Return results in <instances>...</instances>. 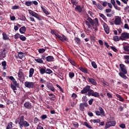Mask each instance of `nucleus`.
I'll return each mask as SVG.
<instances>
[{"label": "nucleus", "mask_w": 129, "mask_h": 129, "mask_svg": "<svg viewBox=\"0 0 129 129\" xmlns=\"http://www.w3.org/2000/svg\"><path fill=\"white\" fill-rule=\"evenodd\" d=\"M88 16V18L87 19V20H85V23L87 26L88 29H90L91 28V26H95V27H93V29L95 30V32H97L98 31V27L99 26V21H98V19L97 18H95L94 20L91 18L89 17Z\"/></svg>", "instance_id": "obj_1"}, {"label": "nucleus", "mask_w": 129, "mask_h": 129, "mask_svg": "<svg viewBox=\"0 0 129 129\" xmlns=\"http://www.w3.org/2000/svg\"><path fill=\"white\" fill-rule=\"evenodd\" d=\"M9 79L11 80L12 82H13V83H11L10 84V87L12 90H13L14 93H17V88H19L20 85L19 83H18V82L16 80V79L14 78L13 76H9L8 77Z\"/></svg>", "instance_id": "obj_2"}, {"label": "nucleus", "mask_w": 129, "mask_h": 129, "mask_svg": "<svg viewBox=\"0 0 129 129\" xmlns=\"http://www.w3.org/2000/svg\"><path fill=\"white\" fill-rule=\"evenodd\" d=\"M94 92V91L93 90L90 89V86L87 85L83 89L81 92V93H82V94H85L88 92L86 95H88L89 97H90V96H92Z\"/></svg>", "instance_id": "obj_3"}, {"label": "nucleus", "mask_w": 129, "mask_h": 129, "mask_svg": "<svg viewBox=\"0 0 129 129\" xmlns=\"http://www.w3.org/2000/svg\"><path fill=\"white\" fill-rule=\"evenodd\" d=\"M25 117L24 116H21L20 117V119L19 122V126L20 128H23V127H28L30 126V124L26 120H24Z\"/></svg>", "instance_id": "obj_4"}, {"label": "nucleus", "mask_w": 129, "mask_h": 129, "mask_svg": "<svg viewBox=\"0 0 129 129\" xmlns=\"http://www.w3.org/2000/svg\"><path fill=\"white\" fill-rule=\"evenodd\" d=\"M113 119H114V117H110V121L106 123L105 129L109 128V127H110V126H115V125L116 124V122L115 121V120H112Z\"/></svg>", "instance_id": "obj_5"}, {"label": "nucleus", "mask_w": 129, "mask_h": 129, "mask_svg": "<svg viewBox=\"0 0 129 129\" xmlns=\"http://www.w3.org/2000/svg\"><path fill=\"white\" fill-rule=\"evenodd\" d=\"M28 12L32 17H34V18H36L39 21H42V16L39 15L37 13L34 12L33 11L31 10H28Z\"/></svg>", "instance_id": "obj_6"}, {"label": "nucleus", "mask_w": 129, "mask_h": 129, "mask_svg": "<svg viewBox=\"0 0 129 129\" xmlns=\"http://www.w3.org/2000/svg\"><path fill=\"white\" fill-rule=\"evenodd\" d=\"M18 76V80L19 81H20V82H22V81H24V80H25V74H24V72H23L22 69H19Z\"/></svg>", "instance_id": "obj_7"}, {"label": "nucleus", "mask_w": 129, "mask_h": 129, "mask_svg": "<svg viewBox=\"0 0 129 129\" xmlns=\"http://www.w3.org/2000/svg\"><path fill=\"white\" fill-rule=\"evenodd\" d=\"M99 110L100 111H96L95 113L96 115L98 116H99L100 115H102L103 116H105V112H104V110H103V108L102 107L99 106Z\"/></svg>", "instance_id": "obj_8"}, {"label": "nucleus", "mask_w": 129, "mask_h": 129, "mask_svg": "<svg viewBox=\"0 0 129 129\" xmlns=\"http://www.w3.org/2000/svg\"><path fill=\"white\" fill-rule=\"evenodd\" d=\"M24 85L27 88H34L35 83L26 81L25 82Z\"/></svg>", "instance_id": "obj_9"}, {"label": "nucleus", "mask_w": 129, "mask_h": 129, "mask_svg": "<svg viewBox=\"0 0 129 129\" xmlns=\"http://www.w3.org/2000/svg\"><path fill=\"white\" fill-rule=\"evenodd\" d=\"M88 104L87 102L81 103L79 105V109L80 111H84L85 107H87Z\"/></svg>", "instance_id": "obj_10"}, {"label": "nucleus", "mask_w": 129, "mask_h": 129, "mask_svg": "<svg viewBox=\"0 0 129 129\" xmlns=\"http://www.w3.org/2000/svg\"><path fill=\"white\" fill-rule=\"evenodd\" d=\"M120 40H124V39H129V33L127 32H124L121 34L119 37Z\"/></svg>", "instance_id": "obj_11"}, {"label": "nucleus", "mask_w": 129, "mask_h": 129, "mask_svg": "<svg viewBox=\"0 0 129 129\" xmlns=\"http://www.w3.org/2000/svg\"><path fill=\"white\" fill-rule=\"evenodd\" d=\"M61 36H61V39H59L60 41H61V42H63L64 44H66V45H67V42H69V39H68V38H67V37L65 36V35L64 34H62ZM64 41H66V42Z\"/></svg>", "instance_id": "obj_12"}, {"label": "nucleus", "mask_w": 129, "mask_h": 129, "mask_svg": "<svg viewBox=\"0 0 129 129\" xmlns=\"http://www.w3.org/2000/svg\"><path fill=\"white\" fill-rule=\"evenodd\" d=\"M119 67L120 68L121 72L124 73L125 74H126L127 73V71H126V68L125 67V66L124 64H120Z\"/></svg>", "instance_id": "obj_13"}, {"label": "nucleus", "mask_w": 129, "mask_h": 129, "mask_svg": "<svg viewBox=\"0 0 129 129\" xmlns=\"http://www.w3.org/2000/svg\"><path fill=\"white\" fill-rule=\"evenodd\" d=\"M7 56V53H6V49H4L3 51L0 52V60H3L4 58H6Z\"/></svg>", "instance_id": "obj_14"}, {"label": "nucleus", "mask_w": 129, "mask_h": 129, "mask_svg": "<svg viewBox=\"0 0 129 129\" xmlns=\"http://www.w3.org/2000/svg\"><path fill=\"white\" fill-rule=\"evenodd\" d=\"M120 23H121V18L119 17V16H117L114 20L115 25H119Z\"/></svg>", "instance_id": "obj_15"}, {"label": "nucleus", "mask_w": 129, "mask_h": 129, "mask_svg": "<svg viewBox=\"0 0 129 129\" xmlns=\"http://www.w3.org/2000/svg\"><path fill=\"white\" fill-rule=\"evenodd\" d=\"M103 26L105 33L107 34H109V27H108V25L106 23H104Z\"/></svg>", "instance_id": "obj_16"}, {"label": "nucleus", "mask_w": 129, "mask_h": 129, "mask_svg": "<svg viewBox=\"0 0 129 129\" xmlns=\"http://www.w3.org/2000/svg\"><path fill=\"white\" fill-rule=\"evenodd\" d=\"M87 80L89 83H91L93 85H96V84H97L96 81L93 78H88Z\"/></svg>", "instance_id": "obj_17"}, {"label": "nucleus", "mask_w": 129, "mask_h": 129, "mask_svg": "<svg viewBox=\"0 0 129 129\" xmlns=\"http://www.w3.org/2000/svg\"><path fill=\"white\" fill-rule=\"evenodd\" d=\"M51 34H52V35H54L55 37L58 38V39H60V40L62 39L61 36L59 35L58 33H57V32H56V31H55L54 30H53V29L51 30Z\"/></svg>", "instance_id": "obj_18"}, {"label": "nucleus", "mask_w": 129, "mask_h": 129, "mask_svg": "<svg viewBox=\"0 0 129 129\" xmlns=\"http://www.w3.org/2000/svg\"><path fill=\"white\" fill-rule=\"evenodd\" d=\"M24 107L25 108H27V109H31L32 108V103L29 102H26L24 104Z\"/></svg>", "instance_id": "obj_19"}, {"label": "nucleus", "mask_w": 129, "mask_h": 129, "mask_svg": "<svg viewBox=\"0 0 129 129\" xmlns=\"http://www.w3.org/2000/svg\"><path fill=\"white\" fill-rule=\"evenodd\" d=\"M47 87L49 89V90H51V91H52V92H55V88L53 86V85L51 83H49L47 85Z\"/></svg>", "instance_id": "obj_20"}, {"label": "nucleus", "mask_w": 129, "mask_h": 129, "mask_svg": "<svg viewBox=\"0 0 129 129\" xmlns=\"http://www.w3.org/2000/svg\"><path fill=\"white\" fill-rule=\"evenodd\" d=\"M78 69H79V70H80V71L83 72V73H86V74L88 73V70H87V69L86 68L80 67L78 68Z\"/></svg>", "instance_id": "obj_21"}, {"label": "nucleus", "mask_w": 129, "mask_h": 129, "mask_svg": "<svg viewBox=\"0 0 129 129\" xmlns=\"http://www.w3.org/2000/svg\"><path fill=\"white\" fill-rule=\"evenodd\" d=\"M26 30L27 28H26V27L23 26L20 28L19 32L21 34H25Z\"/></svg>", "instance_id": "obj_22"}, {"label": "nucleus", "mask_w": 129, "mask_h": 129, "mask_svg": "<svg viewBox=\"0 0 129 129\" xmlns=\"http://www.w3.org/2000/svg\"><path fill=\"white\" fill-rule=\"evenodd\" d=\"M2 35L3 40H4L5 41L7 40H10V37H9V36H8V34H7L6 32H3Z\"/></svg>", "instance_id": "obj_23"}, {"label": "nucleus", "mask_w": 129, "mask_h": 129, "mask_svg": "<svg viewBox=\"0 0 129 129\" xmlns=\"http://www.w3.org/2000/svg\"><path fill=\"white\" fill-rule=\"evenodd\" d=\"M35 72V70L34 69V68H31L30 70H29V77L30 78H31V77H33V75H34V73Z\"/></svg>", "instance_id": "obj_24"}, {"label": "nucleus", "mask_w": 129, "mask_h": 129, "mask_svg": "<svg viewBox=\"0 0 129 129\" xmlns=\"http://www.w3.org/2000/svg\"><path fill=\"white\" fill-rule=\"evenodd\" d=\"M119 76L120 77H121V78H123V79H127V77L126 76L125 74H125L124 73H122V72H119L118 73Z\"/></svg>", "instance_id": "obj_25"}, {"label": "nucleus", "mask_w": 129, "mask_h": 129, "mask_svg": "<svg viewBox=\"0 0 129 129\" xmlns=\"http://www.w3.org/2000/svg\"><path fill=\"white\" fill-rule=\"evenodd\" d=\"M75 10L79 13H81V12H82V8H81V6L80 5H77L76 7L75 8Z\"/></svg>", "instance_id": "obj_26"}, {"label": "nucleus", "mask_w": 129, "mask_h": 129, "mask_svg": "<svg viewBox=\"0 0 129 129\" xmlns=\"http://www.w3.org/2000/svg\"><path fill=\"white\" fill-rule=\"evenodd\" d=\"M46 60L47 62H52V61L54 60V57L53 56L49 55L46 57Z\"/></svg>", "instance_id": "obj_27"}, {"label": "nucleus", "mask_w": 129, "mask_h": 129, "mask_svg": "<svg viewBox=\"0 0 129 129\" xmlns=\"http://www.w3.org/2000/svg\"><path fill=\"white\" fill-rule=\"evenodd\" d=\"M41 9L43 12L44 14H45L47 16L50 15V13H49V12L47 11V10H46V9H45V8H44L43 6H41Z\"/></svg>", "instance_id": "obj_28"}, {"label": "nucleus", "mask_w": 129, "mask_h": 129, "mask_svg": "<svg viewBox=\"0 0 129 129\" xmlns=\"http://www.w3.org/2000/svg\"><path fill=\"white\" fill-rule=\"evenodd\" d=\"M116 96L117 98H118V100H119V101H122V102H123V101H124V99L121 97V96L120 95L116 94Z\"/></svg>", "instance_id": "obj_29"}, {"label": "nucleus", "mask_w": 129, "mask_h": 129, "mask_svg": "<svg viewBox=\"0 0 129 129\" xmlns=\"http://www.w3.org/2000/svg\"><path fill=\"white\" fill-rule=\"evenodd\" d=\"M92 96H94V97H97V98H99L100 99V96L99 95V93L97 92L94 91Z\"/></svg>", "instance_id": "obj_30"}, {"label": "nucleus", "mask_w": 129, "mask_h": 129, "mask_svg": "<svg viewBox=\"0 0 129 129\" xmlns=\"http://www.w3.org/2000/svg\"><path fill=\"white\" fill-rule=\"evenodd\" d=\"M39 72L40 74H41L42 75L45 74V73H46V68H40V69L39 70Z\"/></svg>", "instance_id": "obj_31"}, {"label": "nucleus", "mask_w": 129, "mask_h": 129, "mask_svg": "<svg viewBox=\"0 0 129 129\" xmlns=\"http://www.w3.org/2000/svg\"><path fill=\"white\" fill-rule=\"evenodd\" d=\"M35 61L37 62V63H39L40 64H43L44 63V61L42 58H35Z\"/></svg>", "instance_id": "obj_32"}, {"label": "nucleus", "mask_w": 129, "mask_h": 129, "mask_svg": "<svg viewBox=\"0 0 129 129\" xmlns=\"http://www.w3.org/2000/svg\"><path fill=\"white\" fill-rule=\"evenodd\" d=\"M20 18V20H21V21H23L24 22H25V21H26V22H28V23H30V22H29V21L27 20V18H26V16L24 15H21Z\"/></svg>", "instance_id": "obj_33"}, {"label": "nucleus", "mask_w": 129, "mask_h": 129, "mask_svg": "<svg viewBox=\"0 0 129 129\" xmlns=\"http://www.w3.org/2000/svg\"><path fill=\"white\" fill-rule=\"evenodd\" d=\"M13 128V122H9L6 127V129H12Z\"/></svg>", "instance_id": "obj_34"}, {"label": "nucleus", "mask_w": 129, "mask_h": 129, "mask_svg": "<svg viewBox=\"0 0 129 129\" xmlns=\"http://www.w3.org/2000/svg\"><path fill=\"white\" fill-rule=\"evenodd\" d=\"M74 40L75 41V42H76L78 45H80V43L81 42V39H80V38H79V37H75Z\"/></svg>", "instance_id": "obj_35"}, {"label": "nucleus", "mask_w": 129, "mask_h": 129, "mask_svg": "<svg viewBox=\"0 0 129 129\" xmlns=\"http://www.w3.org/2000/svg\"><path fill=\"white\" fill-rule=\"evenodd\" d=\"M123 49L125 52H129V44H127V45H124L123 46Z\"/></svg>", "instance_id": "obj_36"}, {"label": "nucleus", "mask_w": 129, "mask_h": 129, "mask_svg": "<svg viewBox=\"0 0 129 129\" xmlns=\"http://www.w3.org/2000/svg\"><path fill=\"white\" fill-rule=\"evenodd\" d=\"M2 66L3 67V70H6V69H7V61H2Z\"/></svg>", "instance_id": "obj_37"}, {"label": "nucleus", "mask_w": 129, "mask_h": 129, "mask_svg": "<svg viewBox=\"0 0 129 129\" xmlns=\"http://www.w3.org/2000/svg\"><path fill=\"white\" fill-rule=\"evenodd\" d=\"M100 17L105 21V22H106L107 21V18H106V16L104 15L103 14H99Z\"/></svg>", "instance_id": "obj_38"}, {"label": "nucleus", "mask_w": 129, "mask_h": 129, "mask_svg": "<svg viewBox=\"0 0 129 129\" xmlns=\"http://www.w3.org/2000/svg\"><path fill=\"white\" fill-rule=\"evenodd\" d=\"M49 96H51V98H50V99L51 100H55L56 99V96L53 94H48Z\"/></svg>", "instance_id": "obj_39"}, {"label": "nucleus", "mask_w": 129, "mask_h": 129, "mask_svg": "<svg viewBox=\"0 0 129 129\" xmlns=\"http://www.w3.org/2000/svg\"><path fill=\"white\" fill-rule=\"evenodd\" d=\"M24 55H25V53H24L23 52H18V57L19 59H22V58L24 57Z\"/></svg>", "instance_id": "obj_40"}, {"label": "nucleus", "mask_w": 129, "mask_h": 129, "mask_svg": "<svg viewBox=\"0 0 129 129\" xmlns=\"http://www.w3.org/2000/svg\"><path fill=\"white\" fill-rule=\"evenodd\" d=\"M32 4L33 2H32V1H26L25 4V6H27V7H31Z\"/></svg>", "instance_id": "obj_41"}, {"label": "nucleus", "mask_w": 129, "mask_h": 129, "mask_svg": "<svg viewBox=\"0 0 129 129\" xmlns=\"http://www.w3.org/2000/svg\"><path fill=\"white\" fill-rule=\"evenodd\" d=\"M84 125H85V126H86V127H88V128H92V126H91V125H89V124H88V123L87 122H84Z\"/></svg>", "instance_id": "obj_42"}, {"label": "nucleus", "mask_w": 129, "mask_h": 129, "mask_svg": "<svg viewBox=\"0 0 129 129\" xmlns=\"http://www.w3.org/2000/svg\"><path fill=\"white\" fill-rule=\"evenodd\" d=\"M46 51V49L45 48H39L38 49V52L40 54H43Z\"/></svg>", "instance_id": "obj_43"}, {"label": "nucleus", "mask_w": 129, "mask_h": 129, "mask_svg": "<svg viewBox=\"0 0 129 129\" xmlns=\"http://www.w3.org/2000/svg\"><path fill=\"white\" fill-rule=\"evenodd\" d=\"M45 73H46V74H52V73H53V71H52L50 69H47L46 70L45 69Z\"/></svg>", "instance_id": "obj_44"}, {"label": "nucleus", "mask_w": 129, "mask_h": 129, "mask_svg": "<svg viewBox=\"0 0 129 129\" xmlns=\"http://www.w3.org/2000/svg\"><path fill=\"white\" fill-rule=\"evenodd\" d=\"M20 39L21 41H23V42L27 40V38L23 35L20 36Z\"/></svg>", "instance_id": "obj_45"}, {"label": "nucleus", "mask_w": 129, "mask_h": 129, "mask_svg": "<svg viewBox=\"0 0 129 129\" xmlns=\"http://www.w3.org/2000/svg\"><path fill=\"white\" fill-rule=\"evenodd\" d=\"M69 61L70 63L72 64V65H73V66H76V62H75V61H74V60H72L71 58H69Z\"/></svg>", "instance_id": "obj_46"}, {"label": "nucleus", "mask_w": 129, "mask_h": 129, "mask_svg": "<svg viewBox=\"0 0 129 129\" xmlns=\"http://www.w3.org/2000/svg\"><path fill=\"white\" fill-rule=\"evenodd\" d=\"M20 36H21V34H20V33H17L14 35V39H15V40H18L19 38H20Z\"/></svg>", "instance_id": "obj_47"}, {"label": "nucleus", "mask_w": 129, "mask_h": 129, "mask_svg": "<svg viewBox=\"0 0 129 129\" xmlns=\"http://www.w3.org/2000/svg\"><path fill=\"white\" fill-rule=\"evenodd\" d=\"M91 64H92V67H93V68H94V69H96V68H97V64H96V63H95V62L92 61L91 62Z\"/></svg>", "instance_id": "obj_48"}, {"label": "nucleus", "mask_w": 129, "mask_h": 129, "mask_svg": "<svg viewBox=\"0 0 129 129\" xmlns=\"http://www.w3.org/2000/svg\"><path fill=\"white\" fill-rule=\"evenodd\" d=\"M91 120H92V121H93V122L94 123H99V122H100V119H93Z\"/></svg>", "instance_id": "obj_49"}, {"label": "nucleus", "mask_w": 129, "mask_h": 129, "mask_svg": "<svg viewBox=\"0 0 129 129\" xmlns=\"http://www.w3.org/2000/svg\"><path fill=\"white\" fill-rule=\"evenodd\" d=\"M74 76H75V74H74V73H73V72L69 73V77H70V78L72 79V78H73V77H74Z\"/></svg>", "instance_id": "obj_50"}, {"label": "nucleus", "mask_w": 129, "mask_h": 129, "mask_svg": "<svg viewBox=\"0 0 129 129\" xmlns=\"http://www.w3.org/2000/svg\"><path fill=\"white\" fill-rule=\"evenodd\" d=\"M6 103L8 105H10V104H13L14 102L11 101L10 100L7 99L6 101Z\"/></svg>", "instance_id": "obj_51"}, {"label": "nucleus", "mask_w": 129, "mask_h": 129, "mask_svg": "<svg viewBox=\"0 0 129 129\" xmlns=\"http://www.w3.org/2000/svg\"><path fill=\"white\" fill-rule=\"evenodd\" d=\"M71 3H72L74 5H76L78 4L77 0H71Z\"/></svg>", "instance_id": "obj_52"}, {"label": "nucleus", "mask_w": 129, "mask_h": 129, "mask_svg": "<svg viewBox=\"0 0 129 129\" xmlns=\"http://www.w3.org/2000/svg\"><path fill=\"white\" fill-rule=\"evenodd\" d=\"M19 27L20 28V27H21V25L18 24L17 25V26H14V30L15 31H18V30H19Z\"/></svg>", "instance_id": "obj_53"}, {"label": "nucleus", "mask_w": 129, "mask_h": 129, "mask_svg": "<svg viewBox=\"0 0 129 129\" xmlns=\"http://www.w3.org/2000/svg\"><path fill=\"white\" fill-rule=\"evenodd\" d=\"M84 31L86 32V33H88V34H90L91 33V30H90L88 29H86V28L84 27Z\"/></svg>", "instance_id": "obj_54"}, {"label": "nucleus", "mask_w": 129, "mask_h": 129, "mask_svg": "<svg viewBox=\"0 0 129 129\" xmlns=\"http://www.w3.org/2000/svg\"><path fill=\"white\" fill-rule=\"evenodd\" d=\"M113 40L115 42H116L117 41H119V38L117 36H115L113 37Z\"/></svg>", "instance_id": "obj_55"}, {"label": "nucleus", "mask_w": 129, "mask_h": 129, "mask_svg": "<svg viewBox=\"0 0 129 129\" xmlns=\"http://www.w3.org/2000/svg\"><path fill=\"white\" fill-rule=\"evenodd\" d=\"M73 125H74L75 127H78V126H79V124L77 122H74L73 123Z\"/></svg>", "instance_id": "obj_56"}, {"label": "nucleus", "mask_w": 129, "mask_h": 129, "mask_svg": "<svg viewBox=\"0 0 129 129\" xmlns=\"http://www.w3.org/2000/svg\"><path fill=\"white\" fill-rule=\"evenodd\" d=\"M29 19L30 20V22H33L34 23H36V20H35V18H34L33 16L30 17Z\"/></svg>", "instance_id": "obj_57"}, {"label": "nucleus", "mask_w": 129, "mask_h": 129, "mask_svg": "<svg viewBox=\"0 0 129 129\" xmlns=\"http://www.w3.org/2000/svg\"><path fill=\"white\" fill-rule=\"evenodd\" d=\"M82 100L83 101H84V102H86L87 101V100H88V99H87V96H83L82 97Z\"/></svg>", "instance_id": "obj_58"}, {"label": "nucleus", "mask_w": 129, "mask_h": 129, "mask_svg": "<svg viewBox=\"0 0 129 129\" xmlns=\"http://www.w3.org/2000/svg\"><path fill=\"white\" fill-rule=\"evenodd\" d=\"M97 8L99 10H100V11H102V10H103V7H102L100 4H98Z\"/></svg>", "instance_id": "obj_59"}, {"label": "nucleus", "mask_w": 129, "mask_h": 129, "mask_svg": "<svg viewBox=\"0 0 129 129\" xmlns=\"http://www.w3.org/2000/svg\"><path fill=\"white\" fill-rule=\"evenodd\" d=\"M94 101V99H91L89 101V105H92V103H93V101Z\"/></svg>", "instance_id": "obj_60"}, {"label": "nucleus", "mask_w": 129, "mask_h": 129, "mask_svg": "<svg viewBox=\"0 0 129 129\" xmlns=\"http://www.w3.org/2000/svg\"><path fill=\"white\" fill-rule=\"evenodd\" d=\"M39 83H43L44 84H45V83H46V81H45V80H44L43 79L40 78Z\"/></svg>", "instance_id": "obj_61"}, {"label": "nucleus", "mask_w": 129, "mask_h": 129, "mask_svg": "<svg viewBox=\"0 0 129 129\" xmlns=\"http://www.w3.org/2000/svg\"><path fill=\"white\" fill-rule=\"evenodd\" d=\"M110 48L114 51V52H117V51H118L114 46H110Z\"/></svg>", "instance_id": "obj_62"}, {"label": "nucleus", "mask_w": 129, "mask_h": 129, "mask_svg": "<svg viewBox=\"0 0 129 129\" xmlns=\"http://www.w3.org/2000/svg\"><path fill=\"white\" fill-rule=\"evenodd\" d=\"M41 118L42 120L46 119V118H47V115H42L41 116Z\"/></svg>", "instance_id": "obj_63"}, {"label": "nucleus", "mask_w": 129, "mask_h": 129, "mask_svg": "<svg viewBox=\"0 0 129 129\" xmlns=\"http://www.w3.org/2000/svg\"><path fill=\"white\" fill-rule=\"evenodd\" d=\"M120 127L121 128H125V124L124 123H122L119 125Z\"/></svg>", "instance_id": "obj_64"}]
</instances>
